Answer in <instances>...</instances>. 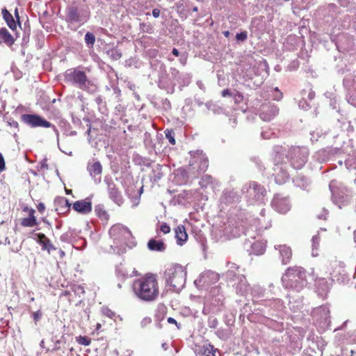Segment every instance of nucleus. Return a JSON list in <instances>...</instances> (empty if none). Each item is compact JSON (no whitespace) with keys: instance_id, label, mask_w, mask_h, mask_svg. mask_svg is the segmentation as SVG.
<instances>
[{"instance_id":"33","label":"nucleus","mask_w":356,"mask_h":356,"mask_svg":"<svg viewBox=\"0 0 356 356\" xmlns=\"http://www.w3.org/2000/svg\"><path fill=\"white\" fill-rule=\"evenodd\" d=\"M2 16L8 27L14 31L17 28V23L15 22L13 15L9 13L6 8L2 9Z\"/></svg>"},{"instance_id":"1","label":"nucleus","mask_w":356,"mask_h":356,"mask_svg":"<svg viewBox=\"0 0 356 356\" xmlns=\"http://www.w3.org/2000/svg\"><path fill=\"white\" fill-rule=\"evenodd\" d=\"M132 289L137 298L145 302L155 300L159 294V283L156 276L148 273L132 283Z\"/></svg>"},{"instance_id":"27","label":"nucleus","mask_w":356,"mask_h":356,"mask_svg":"<svg viewBox=\"0 0 356 356\" xmlns=\"http://www.w3.org/2000/svg\"><path fill=\"white\" fill-rule=\"evenodd\" d=\"M55 209L58 213H65L71 207L69 200L63 197H58L54 200Z\"/></svg>"},{"instance_id":"45","label":"nucleus","mask_w":356,"mask_h":356,"mask_svg":"<svg viewBox=\"0 0 356 356\" xmlns=\"http://www.w3.org/2000/svg\"><path fill=\"white\" fill-rule=\"evenodd\" d=\"M250 291L253 297H261L264 295V290L259 285L254 286Z\"/></svg>"},{"instance_id":"34","label":"nucleus","mask_w":356,"mask_h":356,"mask_svg":"<svg viewBox=\"0 0 356 356\" xmlns=\"http://www.w3.org/2000/svg\"><path fill=\"white\" fill-rule=\"evenodd\" d=\"M250 247L251 249L249 250L250 254L261 255L263 254L266 251V245L264 243L261 241L254 242Z\"/></svg>"},{"instance_id":"60","label":"nucleus","mask_w":356,"mask_h":356,"mask_svg":"<svg viewBox=\"0 0 356 356\" xmlns=\"http://www.w3.org/2000/svg\"><path fill=\"white\" fill-rule=\"evenodd\" d=\"M274 90L275 92H277V95H275L274 97L275 99H276L277 101L281 99L282 97V94L280 92L278 88L276 87Z\"/></svg>"},{"instance_id":"58","label":"nucleus","mask_w":356,"mask_h":356,"mask_svg":"<svg viewBox=\"0 0 356 356\" xmlns=\"http://www.w3.org/2000/svg\"><path fill=\"white\" fill-rule=\"evenodd\" d=\"M33 319L35 320V322H38L42 317V313L40 310L34 312L33 314Z\"/></svg>"},{"instance_id":"18","label":"nucleus","mask_w":356,"mask_h":356,"mask_svg":"<svg viewBox=\"0 0 356 356\" xmlns=\"http://www.w3.org/2000/svg\"><path fill=\"white\" fill-rule=\"evenodd\" d=\"M219 280V275L216 272L207 270L202 273L195 281V284L201 286H209L217 282Z\"/></svg>"},{"instance_id":"17","label":"nucleus","mask_w":356,"mask_h":356,"mask_svg":"<svg viewBox=\"0 0 356 356\" xmlns=\"http://www.w3.org/2000/svg\"><path fill=\"white\" fill-rule=\"evenodd\" d=\"M104 181L106 182L107 185V188L108 191L109 197L118 206H120L123 203V198L120 193V192L118 191V189L116 188L115 184L112 181L111 178L105 177Z\"/></svg>"},{"instance_id":"9","label":"nucleus","mask_w":356,"mask_h":356,"mask_svg":"<svg viewBox=\"0 0 356 356\" xmlns=\"http://www.w3.org/2000/svg\"><path fill=\"white\" fill-rule=\"evenodd\" d=\"M285 149L283 154H280V156L284 157V160L286 159L291 162V165L295 169L302 168L307 161L308 149L306 147H291L288 150L286 147L282 146Z\"/></svg>"},{"instance_id":"59","label":"nucleus","mask_w":356,"mask_h":356,"mask_svg":"<svg viewBox=\"0 0 356 356\" xmlns=\"http://www.w3.org/2000/svg\"><path fill=\"white\" fill-rule=\"evenodd\" d=\"M218 322L216 318L210 319L209 321V325L210 327L215 328L217 327Z\"/></svg>"},{"instance_id":"32","label":"nucleus","mask_w":356,"mask_h":356,"mask_svg":"<svg viewBox=\"0 0 356 356\" xmlns=\"http://www.w3.org/2000/svg\"><path fill=\"white\" fill-rule=\"evenodd\" d=\"M148 248L152 251L163 252L165 249V245L162 241L152 238L147 243Z\"/></svg>"},{"instance_id":"52","label":"nucleus","mask_w":356,"mask_h":356,"mask_svg":"<svg viewBox=\"0 0 356 356\" xmlns=\"http://www.w3.org/2000/svg\"><path fill=\"white\" fill-rule=\"evenodd\" d=\"M261 135L264 139H269L272 138L273 135H275V133L272 132L271 130L268 129L266 131H262Z\"/></svg>"},{"instance_id":"7","label":"nucleus","mask_w":356,"mask_h":356,"mask_svg":"<svg viewBox=\"0 0 356 356\" xmlns=\"http://www.w3.org/2000/svg\"><path fill=\"white\" fill-rule=\"evenodd\" d=\"M241 192L247 202L252 205L263 204L267 193L264 186L256 181L244 184Z\"/></svg>"},{"instance_id":"30","label":"nucleus","mask_w":356,"mask_h":356,"mask_svg":"<svg viewBox=\"0 0 356 356\" xmlns=\"http://www.w3.org/2000/svg\"><path fill=\"white\" fill-rule=\"evenodd\" d=\"M0 40L8 47H11L15 43V39L6 28H2L0 29Z\"/></svg>"},{"instance_id":"5","label":"nucleus","mask_w":356,"mask_h":356,"mask_svg":"<svg viewBox=\"0 0 356 356\" xmlns=\"http://www.w3.org/2000/svg\"><path fill=\"white\" fill-rule=\"evenodd\" d=\"M65 80L67 83L91 94L97 90V86L87 77L86 73L77 68L67 70L65 74Z\"/></svg>"},{"instance_id":"50","label":"nucleus","mask_w":356,"mask_h":356,"mask_svg":"<svg viewBox=\"0 0 356 356\" xmlns=\"http://www.w3.org/2000/svg\"><path fill=\"white\" fill-rule=\"evenodd\" d=\"M248 38V33L247 31H242L236 35V39L237 41L243 42L246 40Z\"/></svg>"},{"instance_id":"63","label":"nucleus","mask_w":356,"mask_h":356,"mask_svg":"<svg viewBox=\"0 0 356 356\" xmlns=\"http://www.w3.org/2000/svg\"><path fill=\"white\" fill-rule=\"evenodd\" d=\"M167 321L169 323L175 324L177 326V327L179 328L177 322V321L175 318H173L172 317H169V318H168Z\"/></svg>"},{"instance_id":"14","label":"nucleus","mask_w":356,"mask_h":356,"mask_svg":"<svg viewBox=\"0 0 356 356\" xmlns=\"http://www.w3.org/2000/svg\"><path fill=\"white\" fill-rule=\"evenodd\" d=\"M88 17L87 12L79 10L76 7L70 6L67 9L66 20L68 22L83 24Z\"/></svg>"},{"instance_id":"51","label":"nucleus","mask_w":356,"mask_h":356,"mask_svg":"<svg viewBox=\"0 0 356 356\" xmlns=\"http://www.w3.org/2000/svg\"><path fill=\"white\" fill-rule=\"evenodd\" d=\"M95 103L99 106V109L102 110L105 108V103L101 96H97L95 99Z\"/></svg>"},{"instance_id":"37","label":"nucleus","mask_w":356,"mask_h":356,"mask_svg":"<svg viewBox=\"0 0 356 356\" xmlns=\"http://www.w3.org/2000/svg\"><path fill=\"white\" fill-rule=\"evenodd\" d=\"M228 270L227 272V277L234 279L237 277L238 274L236 273V271L238 270V266L234 263H228L227 264Z\"/></svg>"},{"instance_id":"64","label":"nucleus","mask_w":356,"mask_h":356,"mask_svg":"<svg viewBox=\"0 0 356 356\" xmlns=\"http://www.w3.org/2000/svg\"><path fill=\"white\" fill-rule=\"evenodd\" d=\"M197 86L199 87V88L200 90H205V86H204V83L202 81H198L197 82Z\"/></svg>"},{"instance_id":"23","label":"nucleus","mask_w":356,"mask_h":356,"mask_svg":"<svg viewBox=\"0 0 356 356\" xmlns=\"http://www.w3.org/2000/svg\"><path fill=\"white\" fill-rule=\"evenodd\" d=\"M314 281L318 295L325 298L330 289L331 283H329L324 277L315 278Z\"/></svg>"},{"instance_id":"10","label":"nucleus","mask_w":356,"mask_h":356,"mask_svg":"<svg viewBox=\"0 0 356 356\" xmlns=\"http://www.w3.org/2000/svg\"><path fill=\"white\" fill-rule=\"evenodd\" d=\"M332 193V201L339 209L346 205L350 201V196L348 194V189L337 180H332L329 184Z\"/></svg>"},{"instance_id":"36","label":"nucleus","mask_w":356,"mask_h":356,"mask_svg":"<svg viewBox=\"0 0 356 356\" xmlns=\"http://www.w3.org/2000/svg\"><path fill=\"white\" fill-rule=\"evenodd\" d=\"M34 212L35 211L33 209H31L30 211V215L29 218H25L22 219V225L24 227H33L38 224L35 217L34 216Z\"/></svg>"},{"instance_id":"56","label":"nucleus","mask_w":356,"mask_h":356,"mask_svg":"<svg viewBox=\"0 0 356 356\" xmlns=\"http://www.w3.org/2000/svg\"><path fill=\"white\" fill-rule=\"evenodd\" d=\"M152 322V319L151 318L149 317H145L144 318L141 322H140V325L142 327H145L147 326V325L150 324Z\"/></svg>"},{"instance_id":"8","label":"nucleus","mask_w":356,"mask_h":356,"mask_svg":"<svg viewBox=\"0 0 356 356\" xmlns=\"http://www.w3.org/2000/svg\"><path fill=\"white\" fill-rule=\"evenodd\" d=\"M285 149L282 146H275L273 148V156L275 166L273 168V176L275 177V181L278 184H284L289 177V172H287V165L284 162V157L280 156V154H283V152Z\"/></svg>"},{"instance_id":"6","label":"nucleus","mask_w":356,"mask_h":356,"mask_svg":"<svg viewBox=\"0 0 356 356\" xmlns=\"http://www.w3.org/2000/svg\"><path fill=\"white\" fill-rule=\"evenodd\" d=\"M109 235L113 240L114 245L111 247H115L120 250H124L125 247L132 248L135 246V242L130 230L120 224H117L111 227L109 230Z\"/></svg>"},{"instance_id":"40","label":"nucleus","mask_w":356,"mask_h":356,"mask_svg":"<svg viewBox=\"0 0 356 356\" xmlns=\"http://www.w3.org/2000/svg\"><path fill=\"white\" fill-rule=\"evenodd\" d=\"M314 157L316 160L322 163L328 159V154L325 149H321L315 153Z\"/></svg>"},{"instance_id":"26","label":"nucleus","mask_w":356,"mask_h":356,"mask_svg":"<svg viewBox=\"0 0 356 356\" xmlns=\"http://www.w3.org/2000/svg\"><path fill=\"white\" fill-rule=\"evenodd\" d=\"M275 249L279 251L280 258L283 264H288L292 257V250L286 245H275Z\"/></svg>"},{"instance_id":"20","label":"nucleus","mask_w":356,"mask_h":356,"mask_svg":"<svg viewBox=\"0 0 356 356\" xmlns=\"http://www.w3.org/2000/svg\"><path fill=\"white\" fill-rule=\"evenodd\" d=\"M279 109L274 104H264L261 106L260 118L264 121H270L278 113Z\"/></svg>"},{"instance_id":"61","label":"nucleus","mask_w":356,"mask_h":356,"mask_svg":"<svg viewBox=\"0 0 356 356\" xmlns=\"http://www.w3.org/2000/svg\"><path fill=\"white\" fill-rule=\"evenodd\" d=\"M232 95V92L229 89H225L222 91V96L224 97H229Z\"/></svg>"},{"instance_id":"42","label":"nucleus","mask_w":356,"mask_h":356,"mask_svg":"<svg viewBox=\"0 0 356 356\" xmlns=\"http://www.w3.org/2000/svg\"><path fill=\"white\" fill-rule=\"evenodd\" d=\"M106 54L114 60H119L122 57V53L118 49H111L106 51Z\"/></svg>"},{"instance_id":"24","label":"nucleus","mask_w":356,"mask_h":356,"mask_svg":"<svg viewBox=\"0 0 356 356\" xmlns=\"http://www.w3.org/2000/svg\"><path fill=\"white\" fill-rule=\"evenodd\" d=\"M88 171L90 176L94 179L96 184L101 182V174L102 172V166L99 161L93 162L92 163H88L87 167Z\"/></svg>"},{"instance_id":"48","label":"nucleus","mask_w":356,"mask_h":356,"mask_svg":"<svg viewBox=\"0 0 356 356\" xmlns=\"http://www.w3.org/2000/svg\"><path fill=\"white\" fill-rule=\"evenodd\" d=\"M72 289H73V291L74 292L75 295L78 296L79 297H81L85 293L83 286H82L81 285H75L73 286Z\"/></svg>"},{"instance_id":"11","label":"nucleus","mask_w":356,"mask_h":356,"mask_svg":"<svg viewBox=\"0 0 356 356\" xmlns=\"http://www.w3.org/2000/svg\"><path fill=\"white\" fill-rule=\"evenodd\" d=\"M325 273L330 276L332 281L343 282L346 278L345 265L343 262L335 259L328 261L325 266Z\"/></svg>"},{"instance_id":"12","label":"nucleus","mask_w":356,"mask_h":356,"mask_svg":"<svg viewBox=\"0 0 356 356\" xmlns=\"http://www.w3.org/2000/svg\"><path fill=\"white\" fill-rule=\"evenodd\" d=\"M312 316L321 328L325 329L330 325V308L327 305H322L315 308L312 312Z\"/></svg>"},{"instance_id":"39","label":"nucleus","mask_w":356,"mask_h":356,"mask_svg":"<svg viewBox=\"0 0 356 356\" xmlns=\"http://www.w3.org/2000/svg\"><path fill=\"white\" fill-rule=\"evenodd\" d=\"M95 211L97 216L102 220H107L108 219V214L104 209L102 205H97L95 207Z\"/></svg>"},{"instance_id":"29","label":"nucleus","mask_w":356,"mask_h":356,"mask_svg":"<svg viewBox=\"0 0 356 356\" xmlns=\"http://www.w3.org/2000/svg\"><path fill=\"white\" fill-rule=\"evenodd\" d=\"M265 305L270 307L269 312L272 316L274 315L275 312H279L284 307L283 302L280 299H273L264 301Z\"/></svg>"},{"instance_id":"35","label":"nucleus","mask_w":356,"mask_h":356,"mask_svg":"<svg viewBox=\"0 0 356 356\" xmlns=\"http://www.w3.org/2000/svg\"><path fill=\"white\" fill-rule=\"evenodd\" d=\"M293 182L296 186L300 187L302 189H307L310 184L309 179L302 175H298L294 178Z\"/></svg>"},{"instance_id":"38","label":"nucleus","mask_w":356,"mask_h":356,"mask_svg":"<svg viewBox=\"0 0 356 356\" xmlns=\"http://www.w3.org/2000/svg\"><path fill=\"white\" fill-rule=\"evenodd\" d=\"M319 242H320V237L318 234L316 235H314L312 238V254L313 257H316L318 255V249L319 246Z\"/></svg>"},{"instance_id":"16","label":"nucleus","mask_w":356,"mask_h":356,"mask_svg":"<svg viewBox=\"0 0 356 356\" xmlns=\"http://www.w3.org/2000/svg\"><path fill=\"white\" fill-rule=\"evenodd\" d=\"M241 195L234 189L226 188L223 191L220 198V203L223 209V205L228 206L239 201Z\"/></svg>"},{"instance_id":"53","label":"nucleus","mask_w":356,"mask_h":356,"mask_svg":"<svg viewBox=\"0 0 356 356\" xmlns=\"http://www.w3.org/2000/svg\"><path fill=\"white\" fill-rule=\"evenodd\" d=\"M78 342L79 344L83 346H89L90 343V339L86 337H80L78 339Z\"/></svg>"},{"instance_id":"4","label":"nucleus","mask_w":356,"mask_h":356,"mask_svg":"<svg viewBox=\"0 0 356 356\" xmlns=\"http://www.w3.org/2000/svg\"><path fill=\"white\" fill-rule=\"evenodd\" d=\"M164 277L169 289L175 292H179L186 284V271L182 266L175 264L169 266L165 270Z\"/></svg>"},{"instance_id":"25","label":"nucleus","mask_w":356,"mask_h":356,"mask_svg":"<svg viewBox=\"0 0 356 356\" xmlns=\"http://www.w3.org/2000/svg\"><path fill=\"white\" fill-rule=\"evenodd\" d=\"M73 209L81 214H88L92 211V202L88 198L76 201L72 206Z\"/></svg>"},{"instance_id":"46","label":"nucleus","mask_w":356,"mask_h":356,"mask_svg":"<svg viewBox=\"0 0 356 356\" xmlns=\"http://www.w3.org/2000/svg\"><path fill=\"white\" fill-rule=\"evenodd\" d=\"M170 72L172 78L176 80L178 83H181V74L175 68H170Z\"/></svg>"},{"instance_id":"13","label":"nucleus","mask_w":356,"mask_h":356,"mask_svg":"<svg viewBox=\"0 0 356 356\" xmlns=\"http://www.w3.org/2000/svg\"><path fill=\"white\" fill-rule=\"evenodd\" d=\"M22 120L31 127H53L54 131L58 134V130L56 127L40 115L35 114H24L22 115Z\"/></svg>"},{"instance_id":"21","label":"nucleus","mask_w":356,"mask_h":356,"mask_svg":"<svg viewBox=\"0 0 356 356\" xmlns=\"http://www.w3.org/2000/svg\"><path fill=\"white\" fill-rule=\"evenodd\" d=\"M233 280L234 281L237 293L241 296H246L250 292V286L243 275H238Z\"/></svg>"},{"instance_id":"19","label":"nucleus","mask_w":356,"mask_h":356,"mask_svg":"<svg viewBox=\"0 0 356 356\" xmlns=\"http://www.w3.org/2000/svg\"><path fill=\"white\" fill-rule=\"evenodd\" d=\"M31 238L40 245L42 250H46L51 254L56 248L51 243V241L42 233H33Z\"/></svg>"},{"instance_id":"55","label":"nucleus","mask_w":356,"mask_h":356,"mask_svg":"<svg viewBox=\"0 0 356 356\" xmlns=\"http://www.w3.org/2000/svg\"><path fill=\"white\" fill-rule=\"evenodd\" d=\"M160 229L163 234H168L170 232V227L167 223H163Z\"/></svg>"},{"instance_id":"15","label":"nucleus","mask_w":356,"mask_h":356,"mask_svg":"<svg viewBox=\"0 0 356 356\" xmlns=\"http://www.w3.org/2000/svg\"><path fill=\"white\" fill-rule=\"evenodd\" d=\"M271 205L275 211L280 213H285L291 209V203L288 197L279 194L274 196Z\"/></svg>"},{"instance_id":"44","label":"nucleus","mask_w":356,"mask_h":356,"mask_svg":"<svg viewBox=\"0 0 356 356\" xmlns=\"http://www.w3.org/2000/svg\"><path fill=\"white\" fill-rule=\"evenodd\" d=\"M212 179L213 178L210 175H203L199 182V184L202 188L207 187L209 184L212 182Z\"/></svg>"},{"instance_id":"3","label":"nucleus","mask_w":356,"mask_h":356,"mask_svg":"<svg viewBox=\"0 0 356 356\" xmlns=\"http://www.w3.org/2000/svg\"><path fill=\"white\" fill-rule=\"evenodd\" d=\"M282 282L285 288L299 291L307 285L306 270L300 266L289 267L283 275Z\"/></svg>"},{"instance_id":"54","label":"nucleus","mask_w":356,"mask_h":356,"mask_svg":"<svg viewBox=\"0 0 356 356\" xmlns=\"http://www.w3.org/2000/svg\"><path fill=\"white\" fill-rule=\"evenodd\" d=\"M298 106L300 108H301L302 109H304V110H307L311 108V106L309 105V104L307 103L306 102V100H305V99L300 100L298 103Z\"/></svg>"},{"instance_id":"28","label":"nucleus","mask_w":356,"mask_h":356,"mask_svg":"<svg viewBox=\"0 0 356 356\" xmlns=\"http://www.w3.org/2000/svg\"><path fill=\"white\" fill-rule=\"evenodd\" d=\"M216 351L218 349L215 348L213 346L207 343L199 346L197 349V356H216Z\"/></svg>"},{"instance_id":"22","label":"nucleus","mask_w":356,"mask_h":356,"mask_svg":"<svg viewBox=\"0 0 356 356\" xmlns=\"http://www.w3.org/2000/svg\"><path fill=\"white\" fill-rule=\"evenodd\" d=\"M190 165L193 169L197 168L200 172H204L208 167V160L204 155L200 154L197 156H194L192 160L190 161Z\"/></svg>"},{"instance_id":"43","label":"nucleus","mask_w":356,"mask_h":356,"mask_svg":"<svg viewBox=\"0 0 356 356\" xmlns=\"http://www.w3.org/2000/svg\"><path fill=\"white\" fill-rule=\"evenodd\" d=\"M85 42L89 47H93L95 42V36L92 33L87 32L85 35Z\"/></svg>"},{"instance_id":"62","label":"nucleus","mask_w":356,"mask_h":356,"mask_svg":"<svg viewBox=\"0 0 356 356\" xmlns=\"http://www.w3.org/2000/svg\"><path fill=\"white\" fill-rule=\"evenodd\" d=\"M152 15L154 17L157 18L160 15V10L158 8H154L152 10Z\"/></svg>"},{"instance_id":"41","label":"nucleus","mask_w":356,"mask_h":356,"mask_svg":"<svg viewBox=\"0 0 356 356\" xmlns=\"http://www.w3.org/2000/svg\"><path fill=\"white\" fill-rule=\"evenodd\" d=\"M208 110L211 111L215 114H219L222 111V108L212 102H208L205 104Z\"/></svg>"},{"instance_id":"57","label":"nucleus","mask_w":356,"mask_h":356,"mask_svg":"<svg viewBox=\"0 0 356 356\" xmlns=\"http://www.w3.org/2000/svg\"><path fill=\"white\" fill-rule=\"evenodd\" d=\"M6 166H5V161L3 156L1 153H0V172H2L5 170Z\"/></svg>"},{"instance_id":"31","label":"nucleus","mask_w":356,"mask_h":356,"mask_svg":"<svg viewBox=\"0 0 356 356\" xmlns=\"http://www.w3.org/2000/svg\"><path fill=\"white\" fill-rule=\"evenodd\" d=\"M175 238H177V244L180 245H183L187 240L188 234L184 225H179L175 229Z\"/></svg>"},{"instance_id":"2","label":"nucleus","mask_w":356,"mask_h":356,"mask_svg":"<svg viewBox=\"0 0 356 356\" xmlns=\"http://www.w3.org/2000/svg\"><path fill=\"white\" fill-rule=\"evenodd\" d=\"M265 209H262L260 212L261 218H254L250 224L249 227H245L243 225H236L229 224L225 229V234L229 238H235L240 236L242 234L250 236L251 238H255L252 233L254 231L265 230L270 227V220L265 216ZM232 223V221L229 222Z\"/></svg>"},{"instance_id":"49","label":"nucleus","mask_w":356,"mask_h":356,"mask_svg":"<svg viewBox=\"0 0 356 356\" xmlns=\"http://www.w3.org/2000/svg\"><path fill=\"white\" fill-rule=\"evenodd\" d=\"M102 312L104 316H106L110 318H113L115 316V313L108 307H103L102 309Z\"/></svg>"},{"instance_id":"47","label":"nucleus","mask_w":356,"mask_h":356,"mask_svg":"<svg viewBox=\"0 0 356 356\" xmlns=\"http://www.w3.org/2000/svg\"><path fill=\"white\" fill-rule=\"evenodd\" d=\"M165 138L169 140L170 143L172 145L175 144V133L172 130H166L165 131Z\"/></svg>"}]
</instances>
